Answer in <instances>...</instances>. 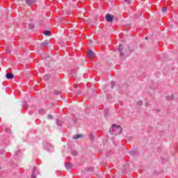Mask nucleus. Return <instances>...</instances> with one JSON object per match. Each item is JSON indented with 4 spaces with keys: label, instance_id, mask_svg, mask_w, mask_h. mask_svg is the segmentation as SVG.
Segmentation results:
<instances>
[{
    "label": "nucleus",
    "instance_id": "f257e3e1",
    "mask_svg": "<svg viewBox=\"0 0 178 178\" xmlns=\"http://www.w3.org/2000/svg\"><path fill=\"white\" fill-rule=\"evenodd\" d=\"M109 132L112 136H119L122 133V127L114 124L110 128Z\"/></svg>",
    "mask_w": 178,
    "mask_h": 178
},
{
    "label": "nucleus",
    "instance_id": "f03ea898",
    "mask_svg": "<svg viewBox=\"0 0 178 178\" xmlns=\"http://www.w3.org/2000/svg\"><path fill=\"white\" fill-rule=\"evenodd\" d=\"M25 2L28 6H31V5H34L37 2V0H25Z\"/></svg>",
    "mask_w": 178,
    "mask_h": 178
},
{
    "label": "nucleus",
    "instance_id": "7ed1b4c3",
    "mask_svg": "<svg viewBox=\"0 0 178 178\" xmlns=\"http://www.w3.org/2000/svg\"><path fill=\"white\" fill-rule=\"evenodd\" d=\"M106 20L109 22H113V17L111 14H106Z\"/></svg>",
    "mask_w": 178,
    "mask_h": 178
},
{
    "label": "nucleus",
    "instance_id": "20e7f679",
    "mask_svg": "<svg viewBox=\"0 0 178 178\" xmlns=\"http://www.w3.org/2000/svg\"><path fill=\"white\" fill-rule=\"evenodd\" d=\"M88 58H94V56H95V54L94 51H92V50H89L88 51Z\"/></svg>",
    "mask_w": 178,
    "mask_h": 178
},
{
    "label": "nucleus",
    "instance_id": "39448f33",
    "mask_svg": "<svg viewBox=\"0 0 178 178\" xmlns=\"http://www.w3.org/2000/svg\"><path fill=\"white\" fill-rule=\"evenodd\" d=\"M6 79L12 80L15 78V76L13 75V74L7 73L6 75Z\"/></svg>",
    "mask_w": 178,
    "mask_h": 178
},
{
    "label": "nucleus",
    "instance_id": "423d86ee",
    "mask_svg": "<svg viewBox=\"0 0 178 178\" xmlns=\"http://www.w3.org/2000/svg\"><path fill=\"white\" fill-rule=\"evenodd\" d=\"M122 44H120L119 47H118V52H120V58H122V56H123V53H122Z\"/></svg>",
    "mask_w": 178,
    "mask_h": 178
},
{
    "label": "nucleus",
    "instance_id": "0eeeda50",
    "mask_svg": "<svg viewBox=\"0 0 178 178\" xmlns=\"http://www.w3.org/2000/svg\"><path fill=\"white\" fill-rule=\"evenodd\" d=\"M81 137H83L82 134H76L73 136L74 140H77V138H80Z\"/></svg>",
    "mask_w": 178,
    "mask_h": 178
},
{
    "label": "nucleus",
    "instance_id": "6e6552de",
    "mask_svg": "<svg viewBox=\"0 0 178 178\" xmlns=\"http://www.w3.org/2000/svg\"><path fill=\"white\" fill-rule=\"evenodd\" d=\"M35 167L33 168V171H32V175H31V178H36L35 177Z\"/></svg>",
    "mask_w": 178,
    "mask_h": 178
},
{
    "label": "nucleus",
    "instance_id": "1a4fd4ad",
    "mask_svg": "<svg viewBox=\"0 0 178 178\" xmlns=\"http://www.w3.org/2000/svg\"><path fill=\"white\" fill-rule=\"evenodd\" d=\"M65 166L67 169H72V163H65Z\"/></svg>",
    "mask_w": 178,
    "mask_h": 178
},
{
    "label": "nucleus",
    "instance_id": "9d476101",
    "mask_svg": "<svg viewBox=\"0 0 178 178\" xmlns=\"http://www.w3.org/2000/svg\"><path fill=\"white\" fill-rule=\"evenodd\" d=\"M43 79H44V80H49V79H51V75H49V74H46V75H44V76H43Z\"/></svg>",
    "mask_w": 178,
    "mask_h": 178
},
{
    "label": "nucleus",
    "instance_id": "9b49d317",
    "mask_svg": "<svg viewBox=\"0 0 178 178\" xmlns=\"http://www.w3.org/2000/svg\"><path fill=\"white\" fill-rule=\"evenodd\" d=\"M72 155H73L74 156H77V155H79V153L77 152V151L74 150L71 152Z\"/></svg>",
    "mask_w": 178,
    "mask_h": 178
},
{
    "label": "nucleus",
    "instance_id": "f8f14e48",
    "mask_svg": "<svg viewBox=\"0 0 178 178\" xmlns=\"http://www.w3.org/2000/svg\"><path fill=\"white\" fill-rule=\"evenodd\" d=\"M42 47H47L48 45V41H44L40 44Z\"/></svg>",
    "mask_w": 178,
    "mask_h": 178
},
{
    "label": "nucleus",
    "instance_id": "ddd939ff",
    "mask_svg": "<svg viewBox=\"0 0 178 178\" xmlns=\"http://www.w3.org/2000/svg\"><path fill=\"white\" fill-rule=\"evenodd\" d=\"M56 124L58 125V126H62V120H56Z\"/></svg>",
    "mask_w": 178,
    "mask_h": 178
},
{
    "label": "nucleus",
    "instance_id": "4468645a",
    "mask_svg": "<svg viewBox=\"0 0 178 178\" xmlns=\"http://www.w3.org/2000/svg\"><path fill=\"white\" fill-rule=\"evenodd\" d=\"M44 34V35H51V31H45Z\"/></svg>",
    "mask_w": 178,
    "mask_h": 178
},
{
    "label": "nucleus",
    "instance_id": "2eb2a0df",
    "mask_svg": "<svg viewBox=\"0 0 178 178\" xmlns=\"http://www.w3.org/2000/svg\"><path fill=\"white\" fill-rule=\"evenodd\" d=\"M162 12H163V13H166V12H168V8H165V7H163V8H162Z\"/></svg>",
    "mask_w": 178,
    "mask_h": 178
},
{
    "label": "nucleus",
    "instance_id": "dca6fc26",
    "mask_svg": "<svg viewBox=\"0 0 178 178\" xmlns=\"http://www.w3.org/2000/svg\"><path fill=\"white\" fill-rule=\"evenodd\" d=\"M6 52H7V54H10V49H9V47L6 48Z\"/></svg>",
    "mask_w": 178,
    "mask_h": 178
},
{
    "label": "nucleus",
    "instance_id": "f3484780",
    "mask_svg": "<svg viewBox=\"0 0 178 178\" xmlns=\"http://www.w3.org/2000/svg\"><path fill=\"white\" fill-rule=\"evenodd\" d=\"M54 94L55 95H59L60 93L59 91H58V90H54Z\"/></svg>",
    "mask_w": 178,
    "mask_h": 178
},
{
    "label": "nucleus",
    "instance_id": "a211bd4d",
    "mask_svg": "<svg viewBox=\"0 0 178 178\" xmlns=\"http://www.w3.org/2000/svg\"><path fill=\"white\" fill-rule=\"evenodd\" d=\"M52 115H49L48 116H47V119H49V120H51V119H52Z\"/></svg>",
    "mask_w": 178,
    "mask_h": 178
},
{
    "label": "nucleus",
    "instance_id": "6ab92c4d",
    "mask_svg": "<svg viewBox=\"0 0 178 178\" xmlns=\"http://www.w3.org/2000/svg\"><path fill=\"white\" fill-rule=\"evenodd\" d=\"M138 105H143V102L142 101L138 102Z\"/></svg>",
    "mask_w": 178,
    "mask_h": 178
},
{
    "label": "nucleus",
    "instance_id": "aec40b11",
    "mask_svg": "<svg viewBox=\"0 0 178 178\" xmlns=\"http://www.w3.org/2000/svg\"><path fill=\"white\" fill-rule=\"evenodd\" d=\"M127 3H130V0H124Z\"/></svg>",
    "mask_w": 178,
    "mask_h": 178
},
{
    "label": "nucleus",
    "instance_id": "412c9836",
    "mask_svg": "<svg viewBox=\"0 0 178 178\" xmlns=\"http://www.w3.org/2000/svg\"><path fill=\"white\" fill-rule=\"evenodd\" d=\"M39 113H41V110L39 111Z\"/></svg>",
    "mask_w": 178,
    "mask_h": 178
},
{
    "label": "nucleus",
    "instance_id": "4be33fe9",
    "mask_svg": "<svg viewBox=\"0 0 178 178\" xmlns=\"http://www.w3.org/2000/svg\"><path fill=\"white\" fill-rule=\"evenodd\" d=\"M89 44H91V42H90V41H89Z\"/></svg>",
    "mask_w": 178,
    "mask_h": 178
}]
</instances>
